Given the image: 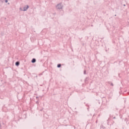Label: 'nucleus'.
<instances>
[{
	"instance_id": "obj_11",
	"label": "nucleus",
	"mask_w": 129,
	"mask_h": 129,
	"mask_svg": "<svg viewBox=\"0 0 129 129\" xmlns=\"http://www.w3.org/2000/svg\"><path fill=\"white\" fill-rule=\"evenodd\" d=\"M103 127V125H101V127Z\"/></svg>"
},
{
	"instance_id": "obj_12",
	"label": "nucleus",
	"mask_w": 129,
	"mask_h": 129,
	"mask_svg": "<svg viewBox=\"0 0 129 129\" xmlns=\"http://www.w3.org/2000/svg\"><path fill=\"white\" fill-rule=\"evenodd\" d=\"M113 118H115V117H114Z\"/></svg>"
},
{
	"instance_id": "obj_6",
	"label": "nucleus",
	"mask_w": 129,
	"mask_h": 129,
	"mask_svg": "<svg viewBox=\"0 0 129 129\" xmlns=\"http://www.w3.org/2000/svg\"><path fill=\"white\" fill-rule=\"evenodd\" d=\"M84 74H86V71H84Z\"/></svg>"
},
{
	"instance_id": "obj_1",
	"label": "nucleus",
	"mask_w": 129,
	"mask_h": 129,
	"mask_svg": "<svg viewBox=\"0 0 129 129\" xmlns=\"http://www.w3.org/2000/svg\"><path fill=\"white\" fill-rule=\"evenodd\" d=\"M56 10H62L63 9V5H62V3H59L57 4L56 6Z\"/></svg>"
},
{
	"instance_id": "obj_4",
	"label": "nucleus",
	"mask_w": 129,
	"mask_h": 129,
	"mask_svg": "<svg viewBox=\"0 0 129 129\" xmlns=\"http://www.w3.org/2000/svg\"><path fill=\"white\" fill-rule=\"evenodd\" d=\"M15 65H16V66H19V65H20V62L17 61V62L15 63Z\"/></svg>"
},
{
	"instance_id": "obj_10",
	"label": "nucleus",
	"mask_w": 129,
	"mask_h": 129,
	"mask_svg": "<svg viewBox=\"0 0 129 129\" xmlns=\"http://www.w3.org/2000/svg\"><path fill=\"white\" fill-rule=\"evenodd\" d=\"M123 7H125V4L123 5Z\"/></svg>"
},
{
	"instance_id": "obj_8",
	"label": "nucleus",
	"mask_w": 129,
	"mask_h": 129,
	"mask_svg": "<svg viewBox=\"0 0 129 129\" xmlns=\"http://www.w3.org/2000/svg\"><path fill=\"white\" fill-rule=\"evenodd\" d=\"M5 3H8V0H5Z\"/></svg>"
},
{
	"instance_id": "obj_2",
	"label": "nucleus",
	"mask_w": 129,
	"mask_h": 129,
	"mask_svg": "<svg viewBox=\"0 0 129 129\" xmlns=\"http://www.w3.org/2000/svg\"><path fill=\"white\" fill-rule=\"evenodd\" d=\"M28 9H29V6H26V7H24V10H23V11H27V10Z\"/></svg>"
},
{
	"instance_id": "obj_9",
	"label": "nucleus",
	"mask_w": 129,
	"mask_h": 129,
	"mask_svg": "<svg viewBox=\"0 0 129 129\" xmlns=\"http://www.w3.org/2000/svg\"><path fill=\"white\" fill-rule=\"evenodd\" d=\"M0 129H2V125L0 124Z\"/></svg>"
},
{
	"instance_id": "obj_5",
	"label": "nucleus",
	"mask_w": 129,
	"mask_h": 129,
	"mask_svg": "<svg viewBox=\"0 0 129 129\" xmlns=\"http://www.w3.org/2000/svg\"><path fill=\"white\" fill-rule=\"evenodd\" d=\"M61 67V64L59 63L57 64V68H60Z\"/></svg>"
},
{
	"instance_id": "obj_7",
	"label": "nucleus",
	"mask_w": 129,
	"mask_h": 129,
	"mask_svg": "<svg viewBox=\"0 0 129 129\" xmlns=\"http://www.w3.org/2000/svg\"><path fill=\"white\" fill-rule=\"evenodd\" d=\"M110 85H111V86H113V84H112V83H111L110 84Z\"/></svg>"
},
{
	"instance_id": "obj_3",
	"label": "nucleus",
	"mask_w": 129,
	"mask_h": 129,
	"mask_svg": "<svg viewBox=\"0 0 129 129\" xmlns=\"http://www.w3.org/2000/svg\"><path fill=\"white\" fill-rule=\"evenodd\" d=\"M31 62H32V63H35L36 62L35 58H33Z\"/></svg>"
}]
</instances>
